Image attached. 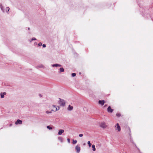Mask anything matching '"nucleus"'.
<instances>
[{
    "mask_svg": "<svg viewBox=\"0 0 153 153\" xmlns=\"http://www.w3.org/2000/svg\"><path fill=\"white\" fill-rule=\"evenodd\" d=\"M59 104L61 105L64 106L65 105V102L64 100H60L59 102Z\"/></svg>",
    "mask_w": 153,
    "mask_h": 153,
    "instance_id": "20e7f679",
    "label": "nucleus"
},
{
    "mask_svg": "<svg viewBox=\"0 0 153 153\" xmlns=\"http://www.w3.org/2000/svg\"><path fill=\"white\" fill-rule=\"evenodd\" d=\"M22 123V121L19 119H18L15 122V124L16 125L21 124Z\"/></svg>",
    "mask_w": 153,
    "mask_h": 153,
    "instance_id": "7ed1b4c3",
    "label": "nucleus"
},
{
    "mask_svg": "<svg viewBox=\"0 0 153 153\" xmlns=\"http://www.w3.org/2000/svg\"><path fill=\"white\" fill-rule=\"evenodd\" d=\"M52 66L53 67H61V65L60 64H58L56 63V64H53V65H52Z\"/></svg>",
    "mask_w": 153,
    "mask_h": 153,
    "instance_id": "9d476101",
    "label": "nucleus"
},
{
    "mask_svg": "<svg viewBox=\"0 0 153 153\" xmlns=\"http://www.w3.org/2000/svg\"><path fill=\"white\" fill-rule=\"evenodd\" d=\"M92 147L93 148V150L94 151H95L96 150V149L95 148V146L94 145H93L92 146Z\"/></svg>",
    "mask_w": 153,
    "mask_h": 153,
    "instance_id": "dca6fc26",
    "label": "nucleus"
},
{
    "mask_svg": "<svg viewBox=\"0 0 153 153\" xmlns=\"http://www.w3.org/2000/svg\"><path fill=\"white\" fill-rule=\"evenodd\" d=\"M42 47L43 48H45L46 47V45L45 44H44L42 45Z\"/></svg>",
    "mask_w": 153,
    "mask_h": 153,
    "instance_id": "c85d7f7f",
    "label": "nucleus"
},
{
    "mask_svg": "<svg viewBox=\"0 0 153 153\" xmlns=\"http://www.w3.org/2000/svg\"><path fill=\"white\" fill-rule=\"evenodd\" d=\"M73 107L72 106H71L70 105H69L68 107L67 108V110L68 111H71L73 110Z\"/></svg>",
    "mask_w": 153,
    "mask_h": 153,
    "instance_id": "0eeeda50",
    "label": "nucleus"
},
{
    "mask_svg": "<svg viewBox=\"0 0 153 153\" xmlns=\"http://www.w3.org/2000/svg\"><path fill=\"white\" fill-rule=\"evenodd\" d=\"M76 75V74L75 73H73L71 74V76L72 77H74Z\"/></svg>",
    "mask_w": 153,
    "mask_h": 153,
    "instance_id": "4be33fe9",
    "label": "nucleus"
},
{
    "mask_svg": "<svg viewBox=\"0 0 153 153\" xmlns=\"http://www.w3.org/2000/svg\"><path fill=\"white\" fill-rule=\"evenodd\" d=\"M39 95L40 97H42L41 94H40Z\"/></svg>",
    "mask_w": 153,
    "mask_h": 153,
    "instance_id": "2f4dec72",
    "label": "nucleus"
},
{
    "mask_svg": "<svg viewBox=\"0 0 153 153\" xmlns=\"http://www.w3.org/2000/svg\"><path fill=\"white\" fill-rule=\"evenodd\" d=\"M98 102L99 104H100L102 105H104L105 103V101L104 100H99Z\"/></svg>",
    "mask_w": 153,
    "mask_h": 153,
    "instance_id": "1a4fd4ad",
    "label": "nucleus"
},
{
    "mask_svg": "<svg viewBox=\"0 0 153 153\" xmlns=\"http://www.w3.org/2000/svg\"><path fill=\"white\" fill-rule=\"evenodd\" d=\"M116 130H117L118 132H120V131L121 128L120 126L118 123H117L116 124Z\"/></svg>",
    "mask_w": 153,
    "mask_h": 153,
    "instance_id": "f03ea898",
    "label": "nucleus"
},
{
    "mask_svg": "<svg viewBox=\"0 0 153 153\" xmlns=\"http://www.w3.org/2000/svg\"><path fill=\"white\" fill-rule=\"evenodd\" d=\"M12 126V124H10L9 125V126L10 127V126Z\"/></svg>",
    "mask_w": 153,
    "mask_h": 153,
    "instance_id": "7c9ffc66",
    "label": "nucleus"
},
{
    "mask_svg": "<svg viewBox=\"0 0 153 153\" xmlns=\"http://www.w3.org/2000/svg\"><path fill=\"white\" fill-rule=\"evenodd\" d=\"M52 111H46V113L47 114H49V113H52Z\"/></svg>",
    "mask_w": 153,
    "mask_h": 153,
    "instance_id": "393cba45",
    "label": "nucleus"
},
{
    "mask_svg": "<svg viewBox=\"0 0 153 153\" xmlns=\"http://www.w3.org/2000/svg\"><path fill=\"white\" fill-rule=\"evenodd\" d=\"M47 128L49 130H51L52 129V128L51 127H50L49 126H47Z\"/></svg>",
    "mask_w": 153,
    "mask_h": 153,
    "instance_id": "aec40b11",
    "label": "nucleus"
},
{
    "mask_svg": "<svg viewBox=\"0 0 153 153\" xmlns=\"http://www.w3.org/2000/svg\"><path fill=\"white\" fill-rule=\"evenodd\" d=\"M42 44L41 42H39L38 43V45L39 46H41L42 45Z\"/></svg>",
    "mask_w": 153,
    "mask_h": 153,
    "instance_id": "a878e982",
    "label": "nucleus"
},
{
    "mask_svg": "<svg viewBox=\"0 0 153 153\" xmlns=\"http://www.w3.org/2000/svg\"><path fill=\"white\" fill-rule=\"evenodd\" d=\"M76 151L77 152L79 153V152L80 150V147L78 145H77L76 146Z\"/></svg>",
    "mask_w": 153,
    "mask_h": 153,
    "instance_id": "423d86ee",
    "label": "nucleus"
},
{
    "mask_svg": "<svg viewBox=\"0 0 153 153\" xmlns=\"http://www.w3.org/2000/svg\"><path fill=\"white\" fill-rule=\"evenodd\" d=\"M67 141H68V142L69 143H70V139H69V138H68V139H67Z\"/></svg>",
    "mask_w": 153,
    "mask_h": 153,
    "instance_id": "bb28decb",
    "label": "nucleus"
},
{
    "mask_svg": "<svg viewBox=\"0 0 153 153\" xmlns=\"http://www.w3.org/2000/svg\"><path fill=\"white\" fill-rule=\"evenodd\" d=\"M77 141L76 140H73V144H75L76 143H77Z\"/></svg>",
    "mask_w": 153,
    "mask_h": 153,
    "instance_id": "6ab92c4d",
    "label": "nucleus"
},
{
    "mask_svg": "<svg viewBox=\"0 0 153 153\" xmlns=\"http://www.w3.org/2000/svg\"><path fill=\"white\" fill-rule=\"evenodd\" d=\"M59 71L61 72H63L64 71V69L62 68H59Z\"/></svg>",
    "mask_w": 153,
    "mask_h": 153,
    "instance_id": "a211bd4d",
    "label": "nucleus"
},
{
    "mask_svg": "<svg viewBox=\"0 0 153 153\" xmlns=\"http://www.w3.org/2000/svg\"><path fill=\"white\" fill-rule=\"evenodd\" d=\"M37 42H35L34 43V45H37Z\"/></svg>",
    "mask_w": 153,
    "mask_h": 153,
    "instance_id": "c756f323",
    "label": "nucleus"
},
{
    "mask_svg": "<svg viewBox=\"0 0 153 153\" xmlns=\"http://www.w3.org/2000/svg\"><path fill=\"white\" fill-rule=\"evenodd\" d=\"M36 40V39L35 38H32L31 39V40L30 41V42H31L32 41H33V40Z\"/></svg>",
    "mask_w": 153,
    "mask_h": 153,
    "instance_id": "5701e85b",
    "label": "nucleus"
},
{
    "mask_svg": "<svg viewBox=\"0 0 153 153\" xmlns=\"http://www.w3.org/2000/svg\"><path fill=\"white\" fill-rule=\"evenodd\" d=\"M81 74V73H79V74Z\"/></svg>",
    "mask_w": 153,
    "mask_h": 153,
    "instance_id": "f704fd0d",
    "label": "nucleus"
},
{
    "mask_svg": "<svg viewBox=\"0 0 153 153\" xmlns=\"http://www.w3.org/2000/svg\"><path fill=\"white\" fill-rule=\"evenodd\" d=\"M114 111L113 109L111 108L110 106H109L107 108V111L109 113H112Z\"/></svg>",
    "mask_w": 153,
    "mask_h": 153,
    "instance_id": "39448f33",
    "label": "nucleus"
},
{
    "mask_svg": "<svg viewBox=\"0 0 153 153\" xmlns=\"http://www.w3.org/2000/svg\"><path fill=\"white\" fill-rule=\"evenodd\" d=\"M52 108L53 109L51 110V111H56L57 110V108L55 105H52Z\"/></svg>",
    "mask_w": 153,
    "mask_h": 153,
    "instance_id": "6e6552de",
    "label": "nucleus"
},
{
    "mask_svg": "<svg viewBox=\"0 0 153 153\" xmlns=\"http://www.w3.org/2000/svg\"><path fill=\"white\" fill-rule=\"evenodd\" d=\"M6 94V92H3V93H1V98H4V95Z\"/></svg>",
    "mask_w": 153,
    "mask_h": 153,
    "instance_id": "ddd939ff",
    "label": "nucleus"
},
{
    "mask_svg": "<svg viewBox=\"0 0 153 153\" xmlns=\"http://www.w3.org/2000/svg\"><path fill=\"white\" fill-rule=\"evenodd\" d=\"M44 66L42 65H38L37 66H36V68H43Z\"/></svg>",
    "mask_w": 153,
    "mask_h": 153,
    "instance_id": "2eb2a0df",
    "label": "nucleus"
},
{
    "mask_svg": "<svg viewBox=\"0 0 153 153\" xmlns=\"http://www.w3.org/2000/svg\"><path fill=\"white\" fill-rule=\"evenodd\" d=\"M0 7L1 9L2 10V11L4 13V12L5 10L4 9V7L0 3Z\"/></svg>",
    "mask_w": 153,
    "mask_h": 153,
    "instance_id": "f8f14e48",
    "label": "nucleus"
},
{
    "mask_svg": "<svg viewBox=\"0 0 153 153\" xmlns=\"http://www.w3.org/2000/svg\"><path fill=\"white\" fill-rule=\"evenodd\" d=\"M10 8L9 7H7L5 9V11L7 13L9 10Z\"/></svg>",
    "mask_w": 153,
    "mask_h": 153,
    "instance_id": "f3484780",
    "label": "nucleus"
},
{
    "mask_svg": "<svg viewBox=\"0 0 153 153\" xmlns=\"http://www.w3.org/2000/svg\"><path fill=\"white\" fill-rule=\"evenodd\" d=\"M99 126L100 127L103 128H105L107 126V125L104 122H102L100 123H99Z\"/></svg>",
    "mask_w": 153,
    "mask_h": 153,
    "instance_id": "f257e3e1",
    "label": "nucleus"
},
{
    "mask_svg": "<svg viewBox=\"0 0 153 153\" xmlns=\"http://www.w3.org/2000/svg\"><path fill=\"white\" fill-rule=\"evenodd\" d=\"M129 131H130V132H131V131H130V128H129Z\"/></svg>",
    "mask_w": 153,
    "mask_h": 153,
    "instance_id": "473e14b6",
    "label": "nucleus"
},
{
    "mask_svg": "<svg viewBox=\"0 0 153 153\" xmlns=\"http://www.w3.org/2000/svg\"><path fill=\"white\" fill-rule=\"evenodd\" d=\"M58 140L60 141L61 143L63 142V138L60 137H58Z\"/></svg>",
    "mask_w": 153,
    "mask_h": 153,
    "instance_id": "4468645a",
    "label": "nucleus"
},
{
    "mask_svg": "<svg viewBox=\"0 0 153 153\" xmlns=\"http://www.w3.org/2000/svg\"><path fill=\"white\" fill-rule=\"evenodd\" d=\"M28 30H30V28H29H29H28Z\"/></svg>",
    "mask_w": 153,
    "mask_h": 153,
    "instance_id": "72a5a7b5",
    "label": "nucleus"
},
{
    "mask_svg": "<svg viewBox=\"0 0 153 153\" xmlns=\"http://www.w3.org/2000/svg\"><path fill=\"white\" fill-rule=\"evenodd\" d=\"M116 115L118 117H120L121 116V114L120 113H117Z\"/></svg>",
    "mask_w": 153,
    "mask_h": 153,
    "instance_id": "b1692460",
    "label": "nucleus"
},
{
    "mask_svg": "<svg viewBox=\"0 0 153 153\" xmlns=\"http://www.w3.org/2000/svg\"><path fill=\"white\" fill-rule=\"evenodd\" d=\"M64 131V130L61 129L59 130V131L58 133V134L59 135H61L63 133Z\"/></svg>",
    "mask_w": 153,
    "mask_h": 153,
    "instance_id": "9b49d317",
    "label": "nucleus"
},
{
    "mask_svg": "<svg viewBox=\"0 0 153 153\" xmlns=\"http://www.w3.org/2000/svg\"><path fill=\"white\" fill-rule=\"evenodd\" d=\"M87 143H88V145L89 146V147H91V144L90 143V141H88Z\"/></svg>",
    "mask_w": 153,
    "mask_h": 153,
    "instance_id": "412c9836",
    "label": "nucleus"
},
{
    "mask_svg": "<svg viewBox=\"0 0 153 153\" xmlns=\"http://www.w3.org/2000/svg\"><path fill=\"white\" fill-rule=\"evenodd\" d=\"M83 134H80L79 135V136L80 137L83 136Z\"/></svg>",
    "mask_w": 153,
    "mask_h": 153,
    "instance_id": "cd10ccee",
    "label": "nucleus"
}]
</instances>
